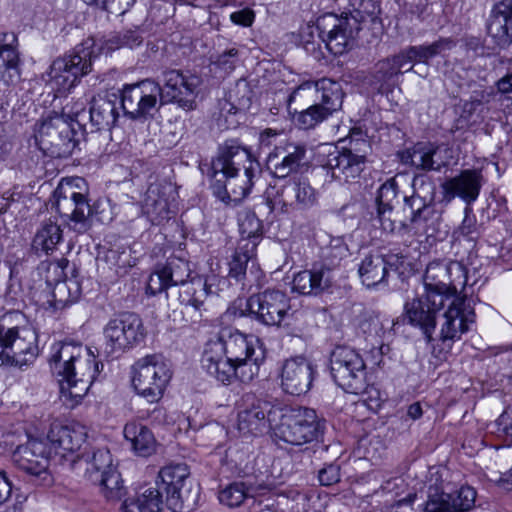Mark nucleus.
Instances as JSON below:
<instances>
[{
	"instance_id": "nucleus-1",
	"label": "nucleus",
	"mask_w": 512,
	"mask_h": 512,
	"mask_svg": "<svg viewBox=\"0 0 512 512\" xmlns=\"http://www.w3.org/2000/svg\"><path fill=\"white\" fill-rule=\"evenodd\" d=\"M50 364L58 377L61 397L77 405L89 391L100 369L92 351L72 342L55 343Z\"/></svg>"
},
{
	"instance_id": "nucleus-2",
	"label": "nucleus",
	"mask_w": 512,
	"mask_h": 512,
	"mask_svg": "<svg viewBox=\"0 0 512 512\" xmlns=\"http://www.w3.org/2000/svg\"><path fill=\"white\" fill-rule=\"evenodd\" d=\"M190 276L188 262L180 258H169L164 264L156 266L149 276L146 291L150 295H156L166 291L172 286H180L179 302L184 307L185 313H191V321L199 322L202 318L204 303L209 295L211 284L208 279L200 276L187 279Z\"/></svg>"
},
{
	"instance_id": "nucleus-3",
	"label": "nucleus",
	"mask_w": 512,
	"mask_h": 512,
	"mask_svg": "<svg viewBox=\"0 0 512 512\" xmlns=\"http://www.w3.org/2000/svg\"><path fill=\"white\" fill-rule=\"evenodd\" d=\"M352 9L340 17L327 14L318 19L317 27L327 49L334 55H342L365 28L376 29L381 21L379 7L373 0H351Z\"/></svg>"
},
{
	"instance_id": "nucleus-4",
	"label": "nucleus",
	"mask_w": 512,
	"mask_h": 512,
	"mask_svg": "<svg viewBox=\"0 0 512 512\" xmlns=\"http://www.w3.org/2000/svg\"><path fill=\"white\" fill-rule=\"evenodd\" d=\"M190 475L184 463L170 464L161 468L156 481L157 488L149 487L134 498H128L121 507L122 512H161L162 492L173 512H182L189 501L190 491L185 489Z\"/></svg>"
},
{
	"instance_id": "nucleus-5",
	"label": "nucleus",
	"mask_w": 512,
	"mask_h": 512,
	"mask_svg": "<svg viewBox=\"0 0 512 512\" xmlns=\"http://www.w3.org/2000/svg\"><path fill=\"white\" fill-rule=\"evenodd\" d=\"M212 176H223L227 199L240 202L251 191L261 176L258 161L253 160L250 152L236 144H226L211 163Z\"/></svg>"
},
{
	"instance_id": "nucleus-6",
	"label": "nucleus",
	"mask_w": 512,
	"mask_h": 512,
	"mask_svg": "<svg viewBox=\"0 0 512 512\" xmlns=\"http://www.w3.org/2000/svg\"><path fill=\"white\" fill-rule=\"evenodd\" d=\"M57 213L76 234H85L93 226V219L104 212L107 201L97 199L90 203L85 180L81 177L62 179L53 193Z\"/></svg>"
},
{
	"instance_id": "nucleus-7",
	"label": "nucleus",
	"mask_w": 512,
	"mask_h": 512,
	"mask_svg": "<svg viewBox=\"0 0 512 512\" xmlns=\"http://www.w3.org/2000/svg\"><path fill=\"white\" fill-rule=\"evenodd\" d=\"M269 420L272 439L291 446L317 441L325 429V421L307 407H275L269 413Z\"/></svg>"
},
{
	"instance_id": "nucleus-8",
	"label": "nucleus",
	"mask_w": 512,
	"mask_h": 512,
	"mask_svg": "<svg viewBox=\"0 0 512 512\" xmlns=\"http://www.w3.org/2000/svg\"><path fill=\"white\" fill-rule=\"evenodd\" d=\"M369 142L360 130L353 129L348 139V145L326 147L319 152L321 166L331 174L333 179L348 181L360 176L364 170L366 156L369 152Z\"/></svg>"
},
{
	"instance_id": "nucleus-9",
	"label": "nucleus",
	"mask_w": 512,
	"mask_h": 512,
	"mask_svg": "<svg viewBox=\"0 0 512 512\" xmlns=\"http://www.w3.org/2000/svg\"><path fill=\"white\" fill-rule=\"evenodd\" d=\"M94 40L87 39L77 45L73 52L55 59L47 73V82L58 93L70 91L79 79L89 74L96 57L93 50Z\"/></svg>"
},
{
	"instance_id": "nucleus-10",
	"label": "nucleus",
	"mask_w": 512,
	"mask_h": 512,
	"mask_svg": "<svg viewBox=\"0 0 512 512\" xmlns=\"http://www.w3.org/2000/svg\"><path fill=\"white\" fill-rule=\"evenodd\" d=\"M446 469L430 471V485L425 512H469L475 506L476 491L470 486L453 489L450 482L442 480Z\"/></svg>"
},
{
	"instance_id": "nucleus-11",
	"label": "nucleus",
	"mask_w": 512,
	"mask_h": 512,
	"mask_svg": "<svg viewBox=\"0 0 512 512\" xmlns=\"http://www.w3.org/2000/svg\"><path fill=\"white\" fill-rule=\"evenodd\" d=\"M132 385L136 393L149 403L158 402L171 378V371L160 355H146L131 368Z\"/></svg>"
},
{
	"instance_id": "nucleus-12",
	"label": "nucleus",
	"mask_w": 512,
	"mask_h": 512,
	"mask_svg": "<svg viewBox=\"0 0 512 512\" xmlns=\"http://www.w3.org/2000/svg\"><path fill=\"white\" fill-rule=\"evenodd\" d=\"M214 347H220L229 360H233L239 366L244 363L251 366L258 376L260 365L265 359V351L260 340L251 334H245L239 330L223 329L216 339L208 341Z\"/></svg>"
},
{
	"instance_id": "nucleus-13",
	"label": "nucleus",
	"mask_w": 512,
	"mask_h": 512,
	"mask_svg": "<svg viewBox=\"0 0 512 512\" xmlns=\"http://www.w3.org/2000/svg\"><path fill=\"white\" fill-rule=\"evenodd\" d=\"M103 351L117 357L141 343L145 337L142 319L135 313H123L109 320L103 329Z\"/></svg>"
},
{
	"instance_id": "nucleus-14",
	"label": "nucleus",
	"mask_w": 512,
	"mask_h": 512,
	"mask_svg": "<svg viewBox=\"0 0 512 512\" xmlns=\"http://www.w3.org/2000/svg\"><path fill=\"white\" fill-rule=\"evenodd\" d=\"M330 371L336 384L358 394L366 387V366L361 355L348 346H337L330 354Z\"/></svg>"
},
{
	"instance_id": "nucleus-15",
	"label": "nucleus",
	"mask_w": 512,
	"mask_h": 512,
	"mask_svg": "<svg viewBox=\"0 0 512 512\" xmlns=\"http://www.w3.org/2000/svg\"><path fill=\"white\" fill-rule=\"evenodd\" d=\"M36 333L27 327H6L0 324V366L22 367L31 363L37 356Z\"/></svg>"
},
{
	"instance_id": "nucleus-16",
	"label": "nucleus",
	"mask_w": 512,
	"mask_h": 512,
	"mask_svg": "<svg viewBox=\"0 0 512 512\" xmlns=\"http://www.w3.org/2000/svg\"><path fill=\"white\" fill-rule=\"evenodd\" d=\"M160 94V84L150 79L125 85L120 92L121 107L125 116L138 121L153 117L157 111Z\"/></svg>"
},
{
	"instance_id": "nucleus-17",
	"label": "nucleus",
	"mask_w": 512,
	"mask_h": 512,
	"mask_svg": "<svg viewBox=\"0 0 512 512\" xmlns=\"http://www.w3.org/2000/svg\"><path fill=\"white\" fill-rule=\"evenodd\" d=\"M453 272L463 280L459 284H465V276L462 267L458 263L445 264L432 262L428 264L424 277V294L433 305H445V303L457 295V284L451 278Z\"/></svg>"
},
{
	"instance_id": "nucleus-18",
	"label": "nucleus",
	"mask_w": 512,
	"mask_h": 512,
	"mask_svg": "<svg viewBox=\"0 0 512 512\" xmlns=\"http://www.w3.org/2000/svg\"><path fill=\"white\" fill-rule=\"evenodd\" d=\"M220 349L208 342L205 344L201 364L209 376L223 385H231L236 381L248 383L255 378L254 368L246 366L245 363L239 366L233 360H229Z\"/></svg>"
},
{
	"instance_id": "nucleus-19",
	"label": "nucleus",
	"mask_w": 512,
	"mask_h": 512,
	"mask_svg": "<svg viewBox=\"0 0 512 512\" xmlns=\"http://www.w3.org/2000/svg\"><path fill=\"white\" fill-rule=\"evenodd\" d=\"M201 78L195 74L183 73L179 70H169L163 74L160 104L176 103L184 110L196 107L197 89Z\"/></svg>"
},
{
	"instance_id": "nucleus-20",
	"label": "nucleus",
	"mask_w": 512,
	"mask_h": 512,
	"mask_svg": "<svg viewBox=\"0 0 512 512\" xmlns=\"http://www.w3.org/2000/svg\"><path fill=\"white\" fill-rule=\"evenodd\" d=\"M318 201V193L306 178L288 181L276 194L268 198L267 205L273 212L288 213L290 210H307Z\"/></svg>"
},
{
	"instance_id": "nucleus-21",
	"label": "nucleus",
	"mask_w": 512,
	"mask_h": 512,
	"mask_svg": "<svg viewBox=\"0 0 512 512\" xmlns=\"http://www.w3.org/2000/svg\"><path fill=\"white\" fill-rule=\"evenodd\" d=\"M51 456V447L48 442L39 439H28L25 444L19 445L13 453V461L19 469L40 480L43 485L52 482L48 470Z\"/></svg>"
},
{
	"instance_id": "nucleus-22",
	"label": "nucleus",
	"mask_w": 512,
	"mask_h": 512,
	"mask_svg": "<svg viewBox=\"0 0 512 512\" xmlns=\"http://www.w3.org/2000/svg\"><path fill=\"white\" fill-rule=\"evenodd\" d=\"M247 309L260 323L279 326L290 309L289 298L280 290L267 289L250 296Z\"/></svg>"
},
{
	"instance_id": "nucleus-23",
	"label": "nucleus",
	"mask_w": 512,
	"mask_h": 512,
	"mask_svg": "<svg viewBox=\"0 0 512 512\" xmlns=\"http://www.w3.org/2000/svg\"><path fill=\"white\" fill-rule=\"evenodd\" d=\"M447 310L443 314L439 339L446 347L461 339L475 322L474 310L466 303L464 297L451 298Z\"/></svg>"
},
{
	"instance_id": "nucleus-24",
	"label": "nucleus",
	"mask_w": 512,
	"mask_h": 512,
	"mask_svg": "<svg viewBox=\"0 0 512 512\" xmlns=\"http://www.w3.org/2000/svg\"><path fill=\"white\" fill-rule=\"evenodd\" d=\"M315 373V367L308 358L301 355L290 357L280 367V387L287 394L303 395L310 390Z\"/></svg>"
},
{
	"instance_id": "nucleus-25",
	"label": "nucleus",
	"mask_w": 512,
	"mask_h": 512,
	"mask_svg": "<svg viewBox=\"0 0 512 512\" xmlns=\"http://www.w3.org/2000/svg\"><path fill=\"white\" fill-rule=\"evenodd\" d=\"M175 195L171 184L151 183L141 200L142 213L152 224H162L174 213Z\"/></svg>"
},
{
	"instance_id": "nucleus-26",
	"label": "nucleus",
	"mask_w": 512,
	"mask_h": 512,
	"mask_svg": "<svg viewBox=\"0 0 512 512\" xmlns=\"http://www.w3.org/2000/svg\"><path fill=\"white\" fill-rule=\"evenodd\" d=\"M328 88L321 86L329 96H321V101L301 109L294 118L296 124L302 129L314 128L339 110L343 102V91L339 82H323Z\"/></svg>"
},
{
	"instance_id": "nucleus-27",
	"label": "nucleus",
	"mask_w": 512,
	"mask_h": 512,
	"mask_svg": "<svg viewBox=\"0 0 512 512\" xmlns=\"http://www.w3.org/2000/svg\"><path fill=\"white\" fill-rule=\"evenodd\" d=\"M403 262L404 257L396 253L369 254L359 265L361 282L368 288L385 285L389 271H397Z\"/></svg>"
},
{
	"instance_id": "nucleus-28",
	"label": "nucleus",
	"mask_w": 512,
	"mask_h": 512,
	"mask_svg": "<svg viewBox=\"0 0 512 512\" xmlns=\"http://www.w3.org/2000/svg\"><path fill=\"white\" fill-rule=\"evenodd\" d=\"M306 147L288 140L268 152L267 167L275 177L285 178L305 165Z\"/></svg>"
},
{
	"instance_id": "nucleus-29",
	"label": "nucleus",
	"mask_w": 512,
	"mask_h": 512,
	"mask_svg": "<svg viewBox=\"0 0 512 512\" xmlns=\"http://www.w3.org/2000/svg\"><path fill=\"white\" fill-rule=\"evenodd\" d=\"M453 158V151L445 144L418 143L402 155L404 163H410L417 169L424 171H440L448 166Z\"/></svg>"
},
{
	"instance_id": "nucleus-30",
	"label": "nucleus",
	"mask_w": 512,
	"mask_h": 512,
	"mask_svg": "<svg viewBox=\"0 0 512 512\" xmlns=\"http://www.w3.org/2000/svg\"><path fill=\"white\" fill-rule=\"evenodd\" d=\"M245 407L238 413V429L243 434L258 435L270 431L269 413L276 406L256 399L253 395L243 398Z\"/></svg>"
},
{
	"instance_id": "nucleus-31",
	"label": "nucleus",
	"mask_w": 512,
	"mask_h": 512,
	"mask_svg": "<svg viewBox=\"0 0 512 512\" xmlns=\"http://www.w3.org/2000/svg\"><path fill=\"white\" fill-rule=\"evenodd\" d=\"M484 183V177L479 169H465L455 177L442 184L446 199L459 197L467 205L474 203L479 197Z\"/></svg>"
},
{
	"instance_id": "nucleus-32",
	"label": "nucleus",
	"mask_w": 512,
	"mask_h": 512,
	"mask_svg": "<svg viewBox=\"0 0 512 512\" xmlns=\"http://www.w3.org/2000/svg\"><path fill=\"white\" fill-rule=\"evenodd\" d=\"M49 445L55 454L62 457L79 454L86 443L87 428L80 423L65 426L55 425L49 432Z\"/></svg>"
},
{
	"instance_id": "nucleus-33",
	"label": "nucleus",
	"mask_w": 512,
	"mask_h": 512,
	"mask_svg": "<svg viewBox=\"0 0 512 512\" xmlns=\"http://www.w3.org/2000/svg\"><path fill=\"white\" fill-rule=\"evenodd\" d=\"M487 33L499 48H506L512 43V0H501L492 6Z\"/></svg>"
},
{
	"instance_id": "nucleus-34",
	"label": "nucleus",
	"mask_w": 512,
	"mask_h": 512,
	"mask_svg": "<svg viewBox=\"0 0 512 512\" xmlns=\"http://www.w3.org/2000/svg\"><path fill=\"white\" fill-rule=\"evenodd\" d=\"M433 193L429 199L421 197L414 192L410 197H405V207L410 210V224L414 234L429 235L430 229L439 220L440 214L432 204Z\"/></svg>"
},
{
	"instance_id": "nucleus-35",
	"label": "nucleus",
	"mask_w": 512,
	"mask_h": 512,
	"mask_svg": "<svg viewBox=\"0 0 512 512\" xmlns=\"http://www.w3.org/2000/svg\"><path fill=\"white\" fill-rule=\"evenodd\" d=\"M443 307L444 305H433L427 300V295L423 294L405 303V317L410 325L418 327L430 341L436 327V314Z\"/></svg>"
},
{
	"instance_id": "nucleus-36",
	"label": "nucleus",
	"mask_w": 512,
	"mask_h": 512,
	"mask_svg": "<svg viewBox=\"0 0 512 512\" xmlns=\"http://www.w3.org/2000/svg\"><path fill=\"white\" fill-rule=\"evenodd\" d=\"M74 470L84 469V476L91 482H96L102 472L113 466L112 456L107 448H92L84 451L71 459Z\"/></svg>"
},
{
	"instance_id": "nucleus-37",
	"label": "nucleus",
	"mask_w": 512,
	"mask_h": 512,
	"mask_svg": "<svg viewBox=\"0 0 512 512\" xmlns=\"http://www.w3.org/2000/svg\"><path fill=\"white\" fill-rule=\"evenodd\" d=\"M323 82L335 81L328 78H322L318 81H305L296 87L290 94L287 101L289 112L297 113L299 109L306 108L321 101V96H329V94L321 87L325 86V88H328V85Z\"/></svg>"
},
{
	"instance_id": "nucleus-38",
	"label": "nucleus",
	"mask_w": 512,
	"mask_h": 512,
	"mask_svg": "<svg viewBox=\"0 0 512 512\" xmlns=\"http://www.w3.org/2000/svg\"><path fill=\"white\" fill-rule=\"evenodd\" d=\"M117 97L114 99L94 97L89 110L90 121L99 130H109L118 119L119 113L116 107Z\"/></svg>"
},
{
	"instance_id": "nucleus-39",
	"label": "nucleus",
	"mask_w": 512,
	"mask_h": 512,
	"mask_svg": "<svg viewBox=\"0 0 512 512\" xmlns=\"http://www.w3.org/2000/svg\"><path fill=\"white\" fill-rule=\"evenodd\" d=\"M124 437L131 443L132 449L140 456L151 455L156 448V439L145 425L131 421L124 427Z\"/></svg>"
},
{
	"instance_id": "nucleus-40",
	"label": "nucleus",
	"mask_w": 512,
	"mask_h": 512,
	"mask_svg": "<svg viewBox=\"0 0 512 512\" xmlns=\"http://www.w3.org/2000/svg\"><path fill=\"white\" fill-rule=\"evenodd\" d=\"M20 59L17 50L10 44L0 45V84L15 85L20 80Z\"/></svg>"
},
{
	"instance_id": "nucleus-41",
	"label": "nucleus",
	"mask_w": 512,
	"mask_h": 512,
	"mask_svg": "<svg viewBox=\"0 0 512 512\" xmlns=\"http://www.w3.org/2000/svg\"><path fill=\"white\" fill-rule=\"evenodd\" d=\"M63 240V231L56 220L49 218L42 222L34 237V246L46 254L54 251Z\"/></svg>"
},
{
	"instance_id": "nucleus-42",
	"label": "nucleus",
	"mask_w": 512,
	"mask_h": 512,
	"mask_svg": "<svg viewBox=\"0 0 512 512\" xmlns=\"http://www.w3.org/2000/svg\"><path fill=\"white\" fill-rule=\"evenodd\" d=\"M452 47V40L439 39L431 44L411 46L409 49L416 63L427 64L431 58L442 54L444 51L450 50Z\"/></svg>"
},
{
	"instance_id": "nucleus-43",
	"label": "nucleus",
	"mask_w": 512,
	"mask_h": 512,
	"mask_svg": "<svg viewBox=\"0 0 512 512\" xmlns=\"http://www.w3.org/2000/svg\"><path fill=\"white\" fill-rule=\"evenodd\" d=\"M308 272L311 276L308 284V295H319L331 287L333 272L329 266L324 264L314 265Z\"/></svg>"
},
{
	"instance_id": "nucleus-44",
	"label": "nucleus",
	"mask_w": 512,
	"mask_h": 512,
	"mask_svg": "<svg viewBox=\"0 0 512 512\" xmlns=\"http://www.w3.org/2000/svg\"><path fill=\"white\" fill-rule=\"evenodd\" d=\"M252 496L251 489L244 482H233L219 492V501L228 507H238Z\"/></svg>"
},
{
	"instance_id": "nucleus-45",
	"label": "nucleus",
	"mask_w": 512,
	"mask_h": 512,
	"mask_svg": "<svg viewBox=\"0 0 512 512\" xmlns=\"http://www.w3.org/2000/svg\"><path fill=\"white\" fill-rule=\"evenodd\" d=\"M142 42L143 36L139 28L127 29L112 35L106 42V49L112 51L122 47L134 48L141 45Z\"/></svg>"
},
{
	"instance_id": "nucleus-46",
	"label": "nucleus",
	"mask_w": 512,
	"mask_h": 512,
	"mask_svg": "<svg viewBox=\"0 0 512 512\" xmlns=\"http://www.w3.org/2000/svg\"><path fill=\"white\" fill-rule=\"evenodd\" d=\"M95 484L101 486L102 492L106 498L114 499L120 496V490L122 488V481L120 474L111 466L97 478Z\"/></svg>"
},
{
	"instance_id": "nucleus-47",
	"label": "nucleus",
	"mask_w": 512,
	"mask_h": 512,
	"mask_svg": "<svg viewBox=\"0 0 512 512\" xmlns=\"http://www.w3.org/2000/svg\"><path fill=\"white\" fill-rule=\"evenodd\" d=\"M56 128L59 131L53 148H56L59 154L72 153L76 147V141L74 140L75 132L71 124L64 119L63 122H57Z\"/></svg>"
},
{
	"instance_id": "nucleus-48",
	"label": "nucleus",
	"mask_w": 512,
	"mask_h": 512,
	"mask_svg": "<svg viewBox=\"0 0 512 512\" xmlns=\"http://www.w3.org/2000/svg\"><path fill=\"white\" fill-rule=\"evenodd\" d=\"M64 115L62 116H52L44 119L39 128L37 130L36 139L39 141L41 145H50L53 148L54 143L56 142L58 128H56L57 122H63Z\"/></svg>"
},
{
	"instance_id": "nucleus-49",
	"label": "nucleus",
	"mask_w": 512,
	"mask_h": 512,
	"mask_svg": "<svg viewBox=\"0 0 512 512\" xmlns=\"http://www.w3.org/2000/svg\"><path fill=\"white\" fill-rule=\"evenodd\" d=\"M71 286L76 287V282L73 280L69 281H58L54 284L52 291V297L54 306L56 308L64 307L67 304L73 303L78 298V290L75 289L74 293H71Z\"/></svg>"
},
{
	"instance_id": "nucleus-50",
	"label": "nucleus",
	"mask_w": 512,
	"mask_h": 512,
	"mask_svg": "<svg viewBox=\"0 0 512 512\" xmlns=\"http://www.w3.org/2000/svg\"><path fill=\"white\" fill-rule=\"evenodd\" d=\"M480 235L479 227L477 225L476 216L473 214L472 209L466 207L464 209V218L459 227L454 231V236L464 238L468 241H475Z\"/></svg>"
},
{
	"instance_id": "nucleus-51",
	"label": "nucleus",
	"mask_w": 512,
	"mask_h": 512,
	"mask_svg": "<svg viewBox=\"0 0 512 512\" xmlns=\"http://www.w3.org/2000/svg\"><path fill=\"white\" fill-rule=\"evenodd\" d=\"M261 221L253 213H246L239 219V230L243 238L251 239L253 246L261 233Z\"/></svg>"
},
{
	"instance_id": "nucleus-52",
	"label": "nucleus",
	"mask_w": 512,
	"mask_h": 512,
	"mask_svg": "<svg viewBox=\"0 0 512 512\" xmlns=\"http://www.w3.org/2000/svg\"><path fill=\"white\" fill-rule=\"evenodd\" d=\"M397 194L398 190L396 180L394 178L387 180L378 190L376 198L378 207L392 209L393 202L396 200Z\"/></svg>"
},
{
	"instance_id": "nucleus-53",
	"label": "nucleus",
	"mask_w": 512,
	"mask_h": 512,
	"mask_svg": "<svg viewBox=\"0 0 512 512\" xmlns=\"http://www.w3.org/2000/svg\"><path fill=\"white\" fill-rule=\"evenodd\" d=\"M493 432L507 442H512V407H508L494 423Z\"/></svg>"
},
{
	"instance_id": "nucleus-54",
	"label": "nucleus",
	"mask_w": 512,
	"mask_h": 512,
	"mask_svg": "<svg viewBox=\"0 0 512 512\" xmlns=\"http://www.w3.org/2000/svg\"><path fill=\"white\" fill-rule=\"evenodd\" d=\"M413 63H415V60L412 53H410V49L402 51L391 59L390 76L412 71Z\"/></svg>"
},
{
	"instance_id": "nucleus-55",
	"label": "nucleus",
	"mask_w": 512,
	"mask_h": 512,
	"mask_svg": "<svg viewBox=\"0 0 512 512\" xmlns=\"http://www.w3.org/2000/svg\"><path fill=\"white\" fill-rule=\"evenodd\" d=\"M249 256L246 253L236 252L229 262V276L241 280L246 272Z\"/></svg>"
},
{
	"instance_id": "nucleus-56",
	"label": "nucleus",
	"mask_w": 512,
	"mask_h": 512,
	"mask_svg": "<svg viewBox=\"0 0 512 512\" xmlns=\"http://www.w3.org/2000/svg\"><path fill=\"white\" fill-rule=\"evenodd\" d=\"M67 265L68 260L65 258L49 263L46 275L47 283L51 285L58 281H65V268Z\"/></svg>"
},
{
	"instance_id": "nucleus-57",
	"label": "nucleus",
	"mask_w": 512,
	"mask_h": 512,
	"mask_svg": "<svg viewBox=\"0 0 512 512\" xmlns=\"http://www.w3.org/2000/svg\"><path fill=\"white\" fill-rule=\"evenodd\" d=\"M238 50L234 47L225 50L223 53L219 54L217 58L213 61V64L224 70L225 72L232 71L236 63L238 61Z\"/></svg>"
},
{
	"instance_id": "nucleus-58",
	"label": "nucleus",
	"mask_w": 512,
	"mask_h": 512,
	"mask_svg": "<svg viewBox=\"0 0 512 512\" xmlns=\"http://www.w3.org/2000/svg\"><path fill=\"white\" fill-rule=\"evenodd\" d=\"M135 0H103L101 9L115 15H123L134 4Z\"/></svg>"
},
{
	"instance_id": "nucleus-59",
	"label": "nucleus",
	"mask_w": 512,
	"mask_h": 512,
	"mask_svg": "<svg viewBox=\"0 0 512 512\" xmlns=\"http://www.w3.org/2000/svg\"><path fill=\"white\" fill-rule=\"evenodd\" d=\"M318 479L321 485L330 486L339 482L340 480V469L339 466L330 464L325 466L319 471Z\"/></svg>"
},
{
	"instance_id": "nucleus-60",
	"label": "nucleus",
	"mask_w": 512,
	"mask_h": 512,
	"mask_svg": "<svg viewBox=\"0 0 512 512\" xmlns=\"http://www.w3.org/2000/svg\"><path fill=\"white\" fill-rule=\"evenodd\" d=\"M281 134L276 130L266 129L259 135V146L261 150L270 149L273 147L276 148L279 143L282 141H286L285 139H280Z\"/></svg>"
},
{
	"instance_id": "nucleus-61",
	"label": "nucleus",
	"mask_w": 512,
	"mask_h": 512,
	"mask_svg": "<svg viewBox=\"0 0 512 512\" xmlns=\"http://www.w3.org/2000/svg\"><path fill=\"white\" fill-rule=\"evenodd\" d=\"M255 19V13L250 8H244L239 11H235L230 14V20L236 24L243 27H249L253 24Z\"/></svg>"
},
{
	"instance_id": "nucleus-62",
	"label": "nucleus",
	"mask_w": 512,
	"mask_h": 512,
	"mask_svg": "<svg viewBox=\"0 0 512 512\" xmlns=\"http://www.w3.org/2000/svg\"><path fill=\"white\" fill-rule=\"evenodd\" d=\"M311 279L308 270L300 271L294 275L292 280V290L302 295H308V284Z\"/></svg>"
},
{
	"instance_id": "nucleus-63",
	"label": "nucleus",
	"mask_w": 512,
	"mask_h": 512,
	"mask_svg": "<svg viewBox=\"0 0 512 512\" xmlns=\"http://www.w3.org/2000/svg\"><path fill=\"white\" fill-rule=\"evenodd\" d=\"M392 209H385L384 207H377L378 211V220L380 222L381 228L386 232H394L395 231V222L391 220L388 214L391 213Z\"/></svg>"
},
{
	"instance_id": "nucleus-64",
	"label": "nucleus",
	"mask_w": 512,
	"mask_h": 512,
	"mask_svg": "<svg viewBox=\"0 0 512 512\" xmlns=\"http://www.w3.org/2000/svg\"><path fill=\"white\" fill-rule=\"evenodd\" d=\"M12 484L5 471L0 470V505L3 504L10 496Z\"/></svg>"
}]
</instances>
